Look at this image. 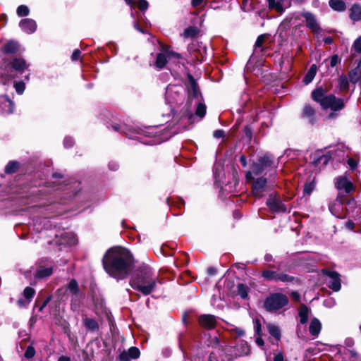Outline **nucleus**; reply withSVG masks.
I'll return each instance as SVG.
<instances>
[{
    "instance_id": "obj_1",
    "label": "nucleus",
    "mask_w": 361,
    "mask_h": 361,
    "mask_svg": "<svg viewBox=\"0 0 361 361\" xmlns=\"http://www.w3.org/2000/svg\"><path fill=\"white\" fill-rule=\"evenodd\" d=\"M104 270L118 280L126 279L133 269L131 254L121 247H114L106 251L102 259Z\"/></svg>"
},
{
    "instance_id": "obj_2",
    "label": "nucleus",
    "mask_w": 361,
    "mask_h": 361,
    "mask_svg": "<svg viewBox=\"0 0 361 361\" xmlns=\"http://www.w3.org/2000/svg\"><path fill=\"white\" fill-rule=\"evenodd\" d=\"M157 281V278L154 276L151 270L145 269L131 278L130 285L133 289L147 295L155 289Z\"/></svg>"
},
{
    "instance_id": "obj_3",
    "label": "nucleus",
    "mask_w": 361,
    "mask_h": 361,
    "mask_svg": "<svg viewBox=\"0 0 361 361\" xmlns=\"http://www.w3.org/2000/svg\"><path fill=\"white\" fill-rule=\"evenodd\" d=\"M326 92L322 87H317L312 91V98L319 103L323 109H330L332 111L343 109L345 106L343 99L334 94L326 95Z\"/></svg>"
},
{
    "instance_id": "obj_4",
    "label": "nucleus",
    "mask_w": 361,
    "mask_h": 361,
    "mask_svg": "<svg viewBox=\"0 0 361 361\" xmlns=\"http://www.w3.org/2000/svg\"><path fill=\"white\" fill-rule=\"evenodd\" d=\"M28 68L25 60L21 57H15L11 60L4 58L2 63L0 65V73L6 75L7 78H13L11 70L17 73H22Z\"/></svg>"
},
{
    "instance_id": "obj_5",
    "label": "nucleus",
    "mask_w": 361,
    "mask_h": 361,
    "mask_svg": "<svg viewBox=\"0 0 361 361\" xmlns=\"http://www.w3.org/2000/svg\"><path fill=\"white\" fill-rule=\"evenodd\" d=\"M288 298L280 293L270 294L264 302V308L269 312H276L288 304Z\"/></svg>"
},
{
    "instance_id": "obj_6",
    "label": "nucleus",
    "mask_w": 361,
    "mask_h": 361,
    "mask_svg": "<svg viewBox=\"0 0 361 361\" xmlns=\"http://www.w3.org/2000/svg\"><path fill=\"white\" fill-rule=\"evenodd\" d=\"M262 277L267 281L274 282L293 283L295 277L283 272H278L274 270L265 269L262 272Z\"/></svg>"
},
{
    "instance_id": "obj_7",
    "label": "nucleus",
    "mask_w": 361,
    "mask_h": 361,
    "mask_svg": "<svg viewBox=\"0 0 361 361\" xmlns=\"http://www.w3.org/2000/svg\"><path fill=\"white\" fill-rule=\"evenodd\" d=\"M161 50L164 53H159L157 54V59L155 61V66L157 68H163L167 63V56H176L179 57V54L170 50V47L168 46L162 45Z\"/></svg>"
},
{
    "instance_id": "obj_8",
    "label": "nucleus",
    "mask_w": 361,
    "mask_h": 361,
    "mask_svg": "<svg viewBox=\"0 0 361 361\" xmlns=\"http://www.w3.org/2000/svg\"><path fill=\"white\" fill-rule=\"evenodd\" d=\"M343 198L338 195L336 199L331 202L329 205V209L331 213L334 216L340 219H343L345 216L343 213Z\"/></svg>"
},
{
    "instance_id": "obj_9",
    "label": "nucleus",
    "mask_w": 361,
    "mask_h": 361,
    "mask_svg": "<svg viewBox=\"0 0 361 361\" xmlns=\"http://www.w3.org/2000/svg\"><path fill=\"white\" fill-rule=\"evenodd\" d=\"M335 187L338 190H343L346 193H350L355 190V187L353 183L348 180L347 176H341L336 178Z\"/></svg>"
},
{
    "instance_id": "obj_10",
    "label": "nucleus",
    "mask_w": 361,
    "mask_h": 361,
    "mask_svg": "<svg viewBox=\"0 0 361 361\" xmlns=\"http://www.w3.org/2000/svg\"><path fill=\"white\" fill-rule=\"evenodd\" d=\"M322 272L330 278L328 285L329 288L334 291H338L341 287L339 274L335 271L329 270H323Z\"/></svg>"
},
{
    "instance_id": "obj_11",
    "label": "nucleus",
    "mask_w": 361,
    "mask_h": 361,
    "mask_svg": "<svg viewBox=\"0 0 361 361\" xmlns=\"http://www.w3.org/2000/svg\"><path fill=\"white\" fill-rule=\"evenodd\" d=\"M140 350L136 347L130 348L128 351H123L118 356V361H130L131 359H137L140 357Z\"/></svg>"
},
{
    "instance_id": "obj_12",
    "label": "nucleus",
    "mask_w": 361,
    "mask_h": 361,
    "mask_svg": "<svg viewBox=\"0 0 361 361\" xmlns=\"http://www.w3.org/2000/svg\"><path fill=\"white\" fill-rule=\"evenodd\" d=\"M267 205L274 212H286V205L279 199L269 196L267 201Z\"/></svg>"
},
{
    "instance_id": "obj_13",
    "label": "nucleus",
    "mask_w": 361,
    "mask_h": 361,
    "mask_svg": "<svg viewBox=\"0 0 361 361\" xmlns=\"http://www.w3.org/2000/svg\"><path fill=\"white\" fill-rule=\"evenodd\" d=\"M198 321L201 326L209 329H214L217 323L216 317L212 314L201 315Z\"/></svg>"
},
{
    "instance_id": "obj_14",
    "label": "nucleus",
    "mask_w": 361,
    "mask_h": 361,
    "mask_svg": "<svg viewBox=\"0 0 361 361\" xmlns=\"http://www.w3.org/2000/svg\"><path fill=\"white\" fill-rule=\"evenodd\" d=\"M0 107L2 110V114H10L13 113L15 104L8 98V96H3L0 97Z\"/></svg>"
},
{
    "instance_id": "obj_15",
    "label": "nucleus",
    "mask_w": 361,
    "mask_h": 361,
    "mask_svg": "<svg viewBox=\"0 0 361 361\" xmlns=\"http://www.w3.org/2000/svg\"><path fill=\"white\" fill-rule=\"evenodd\" d=\"M21 29L27 33H33L37 29L36 22L30 18H25L20 21L19 23Z\"/></svg>"
},
{
    "instance_id": "obj_16",
    "label": "nucleus",
    "mask_w": 361,
    "mask_h": 361,
    "mask_svg": "<svg viewBox=\"0 0 361 361\" xmlns=\"http://www.w3.org/2000/svg\"><path fill=\"white\" fill-rule=\"evenodd\" d=\"M267 184V179L264 178H257L252 185V192L255 196L261 197Z\"/></svg>"
},
{
    "instance_id": "obj_17",
    "label": "nucleus",
    "mask_w": 361,
    "mask_h": 361,
    "mask_svg": "<svg viewBox=\"0 0 361 361\" xmlns=\"http://www.w3.org/2000/svg\"><path fill=\"white\" fill-rule=\"evenodd\" d=\"M53 274L51 267L42 266L40 264L37 266L35 274V278L37 279H43L50 276Z\"/></svg>"
},
{
    "instance_id": "obj_18",
    "label": "nucleus",
    "mask_w": 361,
    "mask_h": 361,
    "mask_svg": "<svg viewBox=\"0 0 361 361\" xmlns=\"http://www.w3.org/2000/svg\"><path fill=\"white\" fill-rule=\"evenodd\" d=\"M4 54H16L19 50V44L17 42L10 40L6 42L0 49Z\"/></svg>"
},
{
    "instance_id": "obj_19",
    "label": "nucleus",
    "mask_w": 361,
    "mask_h": 361,
    "mask_svg": "<svg viewBox=\"0 0 361 361\" xmlns=\"http://www.w3.org/2000/svg\"><path fill=\"white\" fill-rule=\"evenodd\" d=\"M302 16L305 18L306 25L308 28L311 29L313 32H318L320 30V27L313 14L307 12L304 13Z\"/></svg>"
},
{
    "instance_id": "obj_20",
    "label": "nucleus",
    "mask_w": 361,
    "mask_h": 361,
    "mask_svg": "<svg viewBox=\"0 0 361 361\" xmlns=\"http://www.w3.org/2000/svg\"><path fill=\"white\" fill-rule=\"evenodd\" d=\"M82 322L84 326L87 331H95L99 328L98 322L92 318L85 316L82 318Z\"/></svg>"
},
{
    "instance_id": "obj_21",
    "label": "nucleus",
    "mask_w": 361,
    "mask_h": 361,
    "mask_svg": "<svg viewBox=\"0 0 361 361\" xmlns=\"http://www.w3.org/2000/svg\"><path fill=\"white\" fill-rule=\"evenodd\" d=\"M322 329V324L319 320L317 318H314L311 320L309 331L312 336L317 337L319 334Z\"/></svg>"
},
{
    "instance_id": "obj_22",
    "label": "nucleus",
    "mask_w": 361,
    "mask_h": 361,
    "mask_svg": "<svg viewBox=\"0 0 361 361\" xmlns=\"http://www.w3.org/2000/svg\"><path fill=\"white\" fill-rule=\"evenodd\" d=\"M350 18L354 21L361 20V6L358 4H353L350 9Z\"/></svg>"
},
{
    "instance_id": "obj_23",
    "label": "nucleus",
    "mask_w": 361,
    "mask_h": 361,
    "mask_svg": "<svg viewBox=\"0 0 361 361\" xmlns=\"http://www.w3.org/2000/svg\"><path fill=\"white\" fill-rule=\"evenodd\" d=\"M314 109L310 104H305L302 111V117L308 118L310 122L312 123L314 121Z\"/></svg>"
},
{
    "instance_id": "obj_24",
    "label": "nucleus",
    "mask_w": 361,
    "mask_h": 361,
    "mask_svg": "<svg viewBox=\"0 0 361 361\" xmlns=\"http://www.w3.org/2000/svg\"><path fill=\"white\" fill-rule=\"evenodd\" d=\"M270 9L275 10L276 11L282 13L284 11L283 3L284 0H267Z\"/></svg>"
},
{
    "instance_id": "obj_25",
    "label": "nucleus",
    "mask_w": 361,
    "mask_h": 361,
    "mask_svg": "<svg viewBox=\"0 0 361 361\" xmlns=\"http://www.w3.org/2000/svg\"><path fill=\"white\" fill-rule=\"evenodd\" d=\"M329 6L336 11H343L346 8L345 2L343 0H330Z\"/></svg>"
},
{
    "instance_id": "obj_26",
    "label": "nucleus",
    "mask_w": 361,
    "mask_h": 361,
    "mask_svg": "<svg viewBox=\"0 0 361 361\" xmlns=\"http://www.w3.org/2000/svg\"><path fill=\"white\" fill-rule=\"evenodd\" d=\"M317 73V66L315 64H313L310 66V69L308 70L307 73L304 77L303 82L305 84L307 85L310 82H311L314 78L316 75Z\"/></svg>"
},
{
    "instance_id": "obj_27",
    "label": "nucleus",
    "mask_w": 361,
    "mask_h": 361,
    "mask_svg": "<svg viewBox=\"0 0 361 361\" xmlns=\"http://www.w3.org/2000/svg\"><path fill=\"white\" fill-rule=\"evenodd\" d=\"M267 329L270 335L274 337L277 341H279L281 338V330L279 328L272 324H267Z\"/></svg>"
},
{
    "instance_id": "obj_28",
    "label": "nucleus",
    "mask_w": 361,
    "mask_h": 361,
    "mask_svg": "<svg viewBox=\"0 0 361 361\" xmlns=\"http://www.w3.org/2000/svg\"><path fill=\"white\" fill-rule=\"evenodd\" d=\"M309 309L302 305L299 311L300 322L301 324H306L308 321Z\"/></svg>"
},
{
    "instance_id": "obj_29",
    "label": "nucleus",
    "mask_w": 361,
    "mask_h": 361,
    "mask_svg": "<svg viewBox=\"0 0 361 361\" xmlns=\"http://www.w3.org/2000/svg\"><path fill=\"white\" fill-rule=\"evenodd\" d=\"M258 161L264 166V169L271 167L274 164L273 158L269 155H264L259 158Z\"/></svg>"
},
{
    "instance_id": "obj_30",
    "label": "nucleus",
    "mask_w": 361,
    "mask_h": 361,
    "mask_svg": "<svg viewBox=\"0 0 361 361\" xmlns=\"http://www.w3.org/2000/svg\"><path fill=\"white\" fill-rule=\"evenodd\" d=\"M238 294L243 298L245 299L248 296L249 288L243 283H239L237 286Z\"/></svg>"
},
{
    "instance_id": "obj_31",
    "label": "nucleus",
    "mask_w": 361,
    "mask_h": 361,
    "mask_svg": "<svg viewBox=\"0 0 361 361\" xmlns=\"http://www.w3.org/2000/svg\"><path fill=\"white\" fill-rule=\"evenodd\" d=\"M338 87L341 90L346 91L348 90L349 84L347 77L344 75H341L338 79Z\"/></svg>"
},
{
    "instance_id": "obj_32",
    "label": "nucleus",
    "mask_w": 361,
    "mask_h": 361,
    "mask_svg": "<svg viewBox=\"0 0 361 361\" xmlns=\"http://www.w3.org/2000/svg\"><path fill=\"white\" fill-rule=\"evenodd\" d=\"M19 167V163L15 161H11L5 167L6 173H13L16 172Z\"/></svg>"
},
{
    "instance_id": "obj_33",
    "label": "nucleus",
    "mask_w": 361,
    "mask_h": 361,
    "mask_svg": "<svg viewBox=\"0 0 361 361\" xmlns=\"http://www.w3.org/2000/svg\"><path fill=\"white\" fill-rule=\"evenodd\" d=\"M35 294V290L31 287H26L23 292V295L24 298L27 300V302H31L32 298Z\"/></svg>"
},
{
    "instance_id": "obj_34",
    "label": "nucleus",
    "mask_w": 361,
    "mask_h": 361,
    "mask_svg": "<svg viewBox=\"0 0 361 361\" xmlns=\"http://www.w3.org/2000/svg\"><path fill=\"white\" fill-rule=\"evenodd\" d=\"M198 33V29L195 27H189L185 29L183 33L185 37H194Z\"/></svg>"
},
{
    "instance_id": "obj_35",
    "label": "nucleus",
    "mask_w": 361,
    "mask_h": 361,
    "mask_svg": "<svg viewBox=\"0 0 361 361\" xmlns=\"http://www.w3.org/2000/svg\"><path fill=\"white\" fill-rule=\"evenodd\" d=\"M68 288L73 295H76L79 292V287L77 281L75 279H72L68 285Z\"/></svg>"
},
{
    "instance_id": "obj_36",
    "label": "nucleus",
    "mask_w": 361,
    "mask_h": 361,
    "mask_svg": "<svg viewBox=\"0 0 361 361\" xmlns=\"http://www.w3.org/2000/svg\"><path fill=\"white\" fill-rule=\"evenodd\" d=\"M315 188V182L314 179L310 182L305 183L304 185V192L307 195H310L312 192L314 190Z\"/></svg>"
},
{
    "instance_id": "obj_37",
    "label": "nucleus",
    "mask_w": 361,
    "mask_h": 361,
    "mask_svg": "<svg viewBox=\"0 0 361 361\" xmlns=\"http://www.w3.org/2000/svg\"><path fill=\"white\" fill-rule=\"evenodd\" d=\"M190 87L193 96L197 97L199 94V88L197 82L192 76L190 77Z\"/></svg>"
},
{
    "instance_id": "obj_38",
    "label": "nucleus",
    "mask_w": 361,
    "mask_h": 361,
    "mask_svg": "<svg viewBox=\"0 0 361 361\" xmlns=\"http://www.w3.org/2000/svg\"><path fill=\"white\" fill-rule=\"evenodd\" d=\"M16 13L17 15L20 17L27 16L30 13V10L27 6L20 5L18 7Z\"/></svg>"
},
{
    "instance_id": "obj_39",
    "label": "nucleus",
    "mask_w": 361,
    "mask_h": 361,
    "mask_svg": "<svg viewBox=\"0 0 361 361\" xmlns=\"http://www.w3.org/2000/svg\"><path fill=\"white\" fill-rule=\"evenodd\" d=\"M195 114L201 118H203L206 114V106L202 103H199Z\"/></svg>"
},
{
    "instance_id": "obj_40",
    "label": "nucleus",
    "mask_w": 361,
    "mask_h": 361,
    "mask_svg": "<svg viewBox=\"0 0 361 361\" xmlns=\"http://www.w3.org/2000/svg\"><path fill=\"white\" fill-rule=\"evenodd\" d=\"M264 170H265L264 166L259 161L254 164L252 166V172L255 175L262 173Z\"/></svg>"
},
{
    "instance_id": "obj_41",
    "label": "nucleus",
    "mask_w": 361,
    "mask_h": 361,
    "mask_svg": "<svg viewBox=\"0 0 361 361\" xmlns=\"http://www.w3.org/2000/svg\"><path fill=\"white\" fill-rule=\"evenodd\" d=\"M238 346H240L242 348V350L240 351L239 355H248L250 353V346L247 345V343L241 341L240 343L238 344Z\"/></svg>"
},
{
    "instance_id": "obj_42",
    "label": "nucleus",
    "mask_w": 361,
    "mask_h": 361,
    "mask_svg": "<svg viewBox=\"0 0 361 361\" xmlns=\"http://www.w3.org/2000/svg\"><path fill=\"white\" fill-rule=\"evenodd\" d=\"M14 87L18 94H22L25 89V85L23 82H15Z\"/></svg>"
},
{
    "instance_id": "obj_43",
    "label": "nucleus",
    "mask_w": 361,
    "mask_h": 361,
    "mask_svg": "<svg viewBox=\"0 0 361 361\" xmlns=\"http://www.w3.org/2000/svg\"><path fill=\"white\" fill-rule=\"evenodd\" d=\"M140 11H145L148 8V2L146 0H136L135 4Z\"/></svg>"
},
{
    "instance_id": "obj_44",
    "label": "nucleus",
    "mask_w": 361,
    "mask_h": 361,
    "mask_svg": "<svg viewBox=\"0 0 361 361\" xmlns=\"http://www.w3.org/2000/svg\"><path fill=\"white\" fill-rule=\"evenodd\" d=\"M35 348L32 345H29L25 350L24 355L27 359H31L35 356Z\"/></svg>"
},
{
    "instance_id": "obj_45",
    "label": "nucleus",
    "mask_w": 361,
    "mask_h": 361,
    "mask_svg": "<svg viewBox=\"0 0 361 361\" xmlns=\"http://www.w3.org/2000/svg\"><path fill=\"white\" fill-rule=\"evenodd\" d=\"M352 48L356 53L361 54V36L354 41Z\"/></svg>"
},
{
    "instance_id": "obj_46",
    "label": "nucleus",
    "mask_w": 361,
    "mask_h": 361,
    "mask_svg": "<svg viewBox=\"0 0 361 361\" xmlns=\"http://www.w3.org/2000/svg\"><path fill=\"white\" fill-rule=\"evenodd\" d=\"M267 37L266 35H259L255 42V48L262 47Z\"/></svg>"
},
{
    "instance_id": "obj_47",
    "label": "nucleus",
    "mask_w": 361,
    "mask_h": 361,
    "mask_svg": "<svg viewBox=\"0 0 361 361\" xmlns=\"http://www.w3.org/2000/svg\"><path fill=\"white\" fill-rule=\"evenodd\" d=\"M347 352L350 355V357L360 359V355L355 351L354 348L347 349Z\"/></svg>"
},
{
    "instance_id": "obj_48",
    "label": "nucleus",
    "mask_w": 361,
    "mask_h": 361,
    "mask_svg": "<svg viewBox=\"0 0 361 361\" xmlns=\"http://www.w3.org/2000/svg\"><path fill=\"white\" fill-rule=\"evenodd\" d=\"M354 341L353 339L350 338H348L345 340V342H344V344H345V348H347L348 349H352L353 348V345H354Z\"/></svg>"
},
{
    "instance_id": "obj_49",
    "label": "nucleus",
    "mask_w": 361,
    "mask_h": 361,
    "mask_svg": "<svg viewBox=\"0 0 361 361\" xmlns=\"http://www.w3.org/2000/svg\"><path fill=\"white\" fill-rule=\"evenodd\" d=\"M338 61H339V58H338V55H336V54L333 55L330 59L331 66V67L336 66L337 65V63H338Z\"/></svg>"
},
{
    "instance_id": "obj_50",
    "label": "nucleus",
    "mask_w": 361,
    "mask_h": 361,
    "mask_svg": "<svg viewBox=\"0 0 361 361\" xmlns=\"http://www.w3.org/2000/svg\"><path fill=\"white\" fill-rule=\"evenodd\" d=\"M348 164L349 165L350 168L353 170L357 167V162L355 159L350 158L348 160Z\"/></svg>"
},
{
    "instance_id": "obj_51",
    "label": "nucleus",
    "mask_w": 361,
    "mask_h": 361,
    "mask_svg": "<svg viewBox=\"0 0 361 361\" xmlns=\"http://www.w3.org/2000/svg\"><path fill=\"white\" fill-rule=\"evenodd\" d=\"M255 327L256 333L257 334L258 336H260L261 331H262V328H261V324H260V322L259 319H256V321L255 322Z\"/></svg>"
},
{
    "instance_id": "obj_52",
    "label": "nucleus",
    "mask_w": 361,
    "mask_h": 361,
    "mask_svg": "<svg viewBox=\"0 0 361 361\" xmlns=\"http://www.w3.org/2000/svg\"><path fill=\"white\" fill-rule=\"evenodd\" d=\"M80 54H81V52L79 49H75L72 54V56H71L72 60L73 61L78 60L80 58Z\"/></svg>"
},
{
    "instance_id": "obj_53",
    "label": "nucleus",
    "mask_w": 361,
    "mask_h": 361,
    "mask_svg": "<svg viewBox=\"0 0 361 361\" xmlns=\"http://www.w3.org/2000/svg\"><path fill=\"white\" fill-rule=\"evenodd\" d=\"M213 135L216 139H219V138H221V137H224V131L222 130H216L214 132Z\"/></svg>"
},
{
    "instance_id": "obj_54",
    "label": "nucleus",
    "mask_w": 361,
    "mask_h": 361,
    "mask_svg": "<svg viewBox=\"0 0 361 361\" xmlns=\"http://www.w3.org/2000/svg\"><path fill=\"white\" fill-rule=\"evenodd\" d=\"M17 303L19 307H26L27 305H28L30 302H27V300H26L25 298V299L20 298L17 301Z\"/></svg>"
},
{
    "instance_id": "obj_55",
    "label": "nucleus",
    "mask_w": 361,
    "mask_h": 361,
    "mask_svg": "<svg viewBox=\"0 0 361 361\" xmlns=\"http://www.w3.org/2000/svg\"><path fill=\"white\" fill-rule=\"evenodd\" d=\"M63 143L66 147H71L73 145V140L71 137H66Z\"/></svg>"
},
{
    "instance_id": "obj_56",
    "label": "nucleus",
    "mask_w": 361,
    "mask_h": 361,
    "mask_svg": "<svg viewBox=\"0 0 361 361\" xmlns=\"http://www.w3.org/2000/svg\"><path fill=\"white\" fill-rule=\"evenodd\" d=\"M50 300H51V296H49L48 298H47L45 299V300L43 302V303L42 304V305L39 307V311L42 312L44 310V308L47 305V304L49 302Z\"/></svg>"
},
{
    "instance_id": "obj_57",
    "label": "nucleus",
    "mask_w": 361,
    "mask_h": 361,
    "mask_svg": "<svg viewBox=\"0 0 361 361\" xmlns=\"http://www.w3.org/2000/svg\"><path fill=\"white\" fill-rule=\"evenodd\" d=\"M274 361H284L283 354L279 353L274 355Z\"/></svg>"
},
{
    "instance_id": "obj_58",
    "label": "nucleus",
    "mask_w": 361,
    "mask_h": 361,
    "mask_svg": "<svg viewBox=\"0 0 361 361\" xmlns=\"http://www.w3.org/2000/svg\"><path fill=\"white\" fill-rule=\"evenodd\" d=\"M349 78H350V82H353V83H355L357 81V78L356 76V73H355L350 72L349 73Z\"/></svg>"
},
{
    "instance_id": "obj_59",
    "label": "nucleus",
    "mask_w": 361,
    "mask_h": 361,
    "mask_svg": "<svg viewBox=\"0 0 361 361\" xmlns=\"http://www.w3.org/2000/svg\"><path fill=\"white\" fill-rule=\"evenodd\" d=\"M204 0H192L191 1V5L192 7H197L199 6H200L203 2H204Z\"/></svg>"
},
{
    "instance_id": "obj_60",
    "label": "nucleus",
    "mask_w": 361,
    "mask_h": 361,
    "mask_svg": "<svg viewBox=\"0 0 361 361\" xmlns=\"http://www.w3.org/2000/svg\"><path fill=\"white\" fill-rule=\"evenodd\" d=\"M234 331L238 336H243L245 335V331L242 329L236 328L234 329Z\"/></svg>"
},
{
    "instance_id": "obj_61",
    "label": "nucleus",
    "mask_w": 361,
    "mask_h": 361,
    "mask_svg": "<svg viewBox=\"0 0 361 361\" xmlns=\"http://www.w3.org/2000/svg\"><path fill=\"white\" fill-rule=\"evenodd\" d=\"M291 296H292L293 300H294L295 301H299L300 298L299 293L297 292H295V291L291 293Z\"/></svg>"
},
{
    "instance_id": "obj_62",
    "label": "nucleus",
    "mask_w": 361,
    "mask_h": 361,
    "mask_svg": "<svg viewBox=\"0 0 361 361\" xmlns=\"http://www.w3.org/2000/svg\"><path fill=\"white\" fill-rule=\"evenodd\" d=\"M256 343L259 346H263L264 344V340L262 338L261 335L256 338Z\"/></svg>"
},
{
    "instance_id": "obj_63",
    "label": "nucleus",
    "mask_w": 361,
    "mask_h": 361,
    "mask_svg": "<svg viewBox=\"0 0 361 361\" xmlns=\"http://www.w3.org/2000/svg\"><path fill=\"white\" fill-rule=\"evenodd\" d=\"M345 226H346L348 228H349V229L352 230V229H353V228H354V227H355V223H354L353 221H348L345 223Z\"/></svg>"
},
{
    "instance_id": "obj_64",
    "label": "nucleus",
    "mask_w": 361,
    "mask_h": 361,
    "mask_svg": "<svg viewBox=\"0 0 361 361\" xmlns=\"http://www.w3.org/2000/svg\"><path fill=\"white\" fill-rule=\"evenodd\" d=\"M58 361H71V358L69 357L62 355L59 357Z\"/></svg>"
}]
</instances>
